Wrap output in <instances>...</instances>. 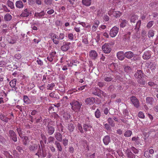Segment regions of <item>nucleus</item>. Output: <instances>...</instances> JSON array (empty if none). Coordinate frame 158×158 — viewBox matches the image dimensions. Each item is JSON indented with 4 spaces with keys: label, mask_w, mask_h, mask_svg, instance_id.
<instances>
[{
    "label": "nucleus",
    "mask_w": 158,
    "mask_h": 158,
    "mask_svg": "<svg viewBox=\"0 0 158 158\" xmlns=\"http://www.w3.org/2000/svg\"><path fill=\"white\" fill-rule=\"evenodd\" d=\"M95 115L97 118H99L101 116V112L98 109H97L95 112Z\"/></svg>",
    "instance_id": "35"
},
{
    "label": "nucleus",
    "mask_w": 158,
    "mask_h": 158,
    "mask_svg": "<svg viewBox=\"0 0 158 158\" xmlns=\"http://www.w3.org/2000/svg\"><path fill=\"white\" fill-rule=\"evenodd\" d=\"M119 28L115 26L114 27L110 30V35L112 37H115L118 32Z\"/></svg>",
    "instance_id": "4"
},
{
    "label": "nucleus",
    "mask_w": 158,
    "mask_h": 158,
    "mask_svg": "<svg viewBox=\"0 0 158 158\" xmlns=\"http://www.w3.org/2000/svg\"><path fill=\"white\" fill-rule=\"evenodd\" d=\"M48 133L50 135H52L54 132L55 130L54 128L52 126H48Z\"/></svg>",
    "instance_id": "31"
},
{
    "label": "nucleus",
    "mask_w": 158,
    "mask_h": 158,
    "mask_svg": "<svg viewBox=\"0 0 158 158\" xmlns=\"http://www.w3.org/2000/svg\"><path fill=\"white\" fill-rule=\"evenodd\" d=\"M133 53L131 51L126 52L124 54L125 57L128 59H130L133 56Z\"/></svg>",
    "instance_id": "21"
},
{
    "label": "nucleus",
    "mask_w": 158,
    "mask_h": 158,
    "mask_svg": "<svg viewBox=\"0 0 158 158\" xmlns=\"http://www.w3.org/2000/svg\"><path fill=\"white\" fill-rule=\"evenodd\" d=\"M131 101L134 106L136 108H138L139 107V102L136 97L134 96H132L131 98Z\"/></svg>",
    "instance_id": "7"
},
{
    "label": "nucleus",
    "mask_w": 158,
    "mask_h": 158,
    "mask_svg": "<svg viewBox=\"0 0 158 158\" xmlns=\"http://www.w3.org/2000/svg\"><path fill=\"white\" fill-rule=\"evenodd\" d=\"M72 109L74 110L77 111L80 110L81 105L76 101H73L70 103Z\"/></svg>",
    "instance_id": "2"
},
{
    "label": "nucleus",
    "mask_w": 158,
    "mask_h": 158,
    "mask_svg": "<svg viewBox=\"0 0 158 158\" xmlns=\"http://www.w3.org/2000/svg\"><path fill=\"white\" fill-rule=\"evenodd\" d=\"M63 117L65 119H68L70 118V115L69 114L66 112L63 114Z\"/></svg>",
    "instance_id": "45"
},
{
    "label": "nucleus",
    "mask_w": 158,
    "mask_h": 158,
    "mask_svg": "<svg viewBox=\"0 0 158 158\" xmlns=\"http://www.w3.org/2000/svg\"><path fill=\"white\" fill-rule=\"evenodd\" d=\"M53 0H44V3L47 5H50L52 3Z\"/></svg>",
    "instance_id": "44"
},
{
    "label": "nucleus",
    "mask_w": 158,
    "mask_h": 158,
    "mask_svg": "<svg viewBox=\"0 0 158 158\" xmlns=\"http://www.w3.org/2000/svg\"><path fill=\"white\" fill-rule=\"evenodd\" d=\"M29 99L28 98V97L26 95H24L23 96V101L24 102L29 103Z\"/></svg>",
    "instance_id": "46"
},
{
    "label": "nucleus",
    "mask_w": 158,
    "mask_h": 158,
    "mask_svg": "<svg viewBox=\"0 0 158 158\" xmlns=\"http://www.w3.org/2000/svg\"><path fill=\"white\" fill-rule=\"evenodd\" d=\"M41 151V150H39L38 151V153H36L35 154L36 155L38 156L39 157L40 156H45L43 154H42L40 152Z\"/></svg>",
    "instance_id": "61"
},
{
    "label": "nucleus",
    "mask_w": 158,
    "mask_h": 158,
    "mask_svg": "<svg viewBox=\"0 0 158 158\" xmlns=\"http://www.w3.org/2000/svg\"><path fill=\"white\" fill-rule=\"evenodd\" d=\"M12 19L11 16L9 14H6L4 16V20L6 21H10Z\"/></svg>",
    "instance_id": "28"
},
{
    "label": "nucleus",
    "mask_w": 158,
    "mask_h": 158,
    "mask_svg": "<svg viewBox=\"0 0 158 158\" xmlns=\"http://www.w3.org/2000/svg\"><path fill=\"white\" fill-rule=\"evenodd\" d=\"M154 35V33L153 31L151 30L149 31L148 33V36L149 37H152Z\"/></svg>",
    "instance_id": "47"
},
{
    "label": "nucleus",
    "mask_w": 158,
    "mask_h": 158,
    "mask_svg": "<svg viewBox=\"0 0 158 158\" xmlns=\"http://www.w3.org/2000/svg\"><path fill=\"white\" fill-rule=\"evenodd\" d=\"M55 144L56 145L58 150L59 152H61L62 150V148L60 143L56 141L55 142Z\"/></svg>",
    "instance_id": "26"
},
{
    "label": "nucleus",
    "mask_w": 158,
    "mask_h": 158,
    "mask_svg": "<svg viewBox=\"0 0 158 158\" xmlns=\"http://www.w3.org/2000/svg\"><path fill=\"white\" fill-rule=\"evenodd\" d=\"M21 55L19 54H16L14 56L15 58L18 60L20 59L21 58Z\"/></svg>",
    "instance_id": "53"
},
{
    "label": "nucleus",
    "mask_w": 158,
    "mask_h": 158,
    "mask_svg": "<svg viewBox=\"0 0 158 158\" xmlns=\"http://www.w3.org/2000/svg\"><path fill=\"white\" fill-rule=\"evenodd\" d=\"M89 56L90 58L93 60H95L97 59L98 57V54L97 52L93 50L90 52Z\"/></svg>",
    "instance_id": "9"
},
{
    "label": "nucleus",
    "mask_w": 158,
    "mask_h": 158,
    "mask_svg": "<svg viewBox=\"0 0 158 158\" xmlns=\"http://www.w3.org/2000/svg\"><path fill=\"white\" fill-rule=\"evenodd\" d=\"M9 134L11 138L14 141H17V138L15 132L12 130H10L9 131Z\"/></svg>",
    "instance_id": "10"
},
{
    "label": "nucleus",
    "mask_w": 158,
    "mask_h": 158,
    "mask_svg": "<svg viewBox=\"0 0 158 158\" xmlns=\"http://www.w3.org/2000/svg\"><path fill=\"white\" fill-rule=\"evenodd\" d=\"M132 140L135 142V143L139 144L140 142V139L138 137H134L132 138Z\"/></svg>",
    "instance_id": "27"
},
{
    "label": "nucleus",
    "mask_w": 158,
    "mask_h": 158,
    "mask_svg": "<svg viewBox=\"0 0 158 158\" xmlns=\"http://www.w3.org/2000/svg\"><path fill=\"white\" fill-rule=\"evenodd\" d=\"M16 83V80L15 79H14L10 82V84L12 87L15 88Z\"/></svg>",
    "instance_id": "30"
},
{
    "label": "nucleus",
    "mask_w": 158,
    "mask_h": 158,
    "mask_svg": "<svg viewBox=\"0 0 158 158\" xmlns=\"http://www.w3.org/2000/svg\"><path fill=\"white\" fill-rule=\"evenodd\" d=\"M28 3L29 5L32 6L35 4V0H29L28 1Z\"/></svg>",
    "instance_id": "57"
},
{
    "label": "nucleus",
    "mask_w": 158,
    "mask_h": 158,
    "mask_svg": "<svg viewBox=\"0 0 158 158\" xmlns=\"http://www.w3.org/2000/svg\"><path fill=\"white\" fill-rule=\"evenodd\" d=\"M44 11H42L40 13L35 12V17L38 18H42L44 15Z\"/></svg>",
    "instance_id": "17"
},
{
    "label": "nucleus",
    "mask_w": 158,
    "mask_h": 158,
    "mask_svg": "<svg viewBox=\"0 0 158 158\" xmlns=\"http://www.w3.org/2000/svg\"><path fill=\"white\" fill-rule=\"evenodd\" d=\"M146 102L150 105L152 104L153 102L154 101L153 98L150 97H147L146 99Z\"/></svg>",
    "instance_id": "25"
},
{
    "label": "nucleus",
    "mask_w": 158,
    "mask_h": 158,
    "mask_svg": "<svg viewBox=\"0 0 158 158\" xmlns=\"http://www.w3.org/2000/svg\"><path fill=\"white\" fill-rule=\"evenodd\" d=\"M82 4L87 6H90L91 3V0H82Z\"/></svg>",
    "instance_id": "19"
},
{
    "label": "nucleus",
    "mask_w": 158,
    "mask_h": 158,
    "mask_svg": "<svg viewBox=\"0 0 158 158\" xmlns=\"http://www.w3.org/2000/svg\"><path fill=\"white\" fill-rule=\"evenodd\" d=\"M23 138H22L23 139V144L25 145L27 144L29 140L28 139V138L26 136H23Z\"/></svg>",
    "instance_id": "38"
},
{
    "label": "nucleus",
    "mask_w": 158,
    "mask_h": 158,
    "mask_svg": "<svg viewBox=\"0 0 158 158\" xmlns=\"http://www.w3.org/2000/svg\"><path fill=\"white\" fill-rule=\"evenodd\" d=\"M56 139L59 141L61 142L62 140V136L61 134L59 132L56 133L55 134Z\"/></svg>",
    "instance_id": "18"
},
{
    "label": "nucleus",
    "mask_w": 158,
    "mask_h": 158,
    "mask_svg": "<svg viewBox=\"0 0 158 158\" xmlns=\"http://www.w3.org/2000/svg\"><path fill=\"white\" fill-rule=\"evenodd\" d=\"M151 56V53L148 51H146L144 52L143 56V58L144 60H148L149 59Z\"/></svg>",
    "instance_id": "16"
},
{
    "label": "nucleus",
    "mask_w": 158,
    "mask_h": 158,
    "mask_svg": "<svg viewBox=\"0 0 158 158\" xmlns=\"http://www.w3.org/2000/svg\"><path fill=\"white\" fill-rule=\"evenodd\" d=\"M138 19V16L136 15H132L130 21L131 23H135V20Z\"/></svg>",
    "instance_id": "36"
},
{
    "label": "nucleus",
    "mask_w": 158,
    "mask_h": 158,
    "mask_svg": "<svg viewBox=\"0 0 158 158\" xmlns=\"http://www.w3.org/2000/svg\"><path fill=\"white\" fill-rule=\"evenodd\" d=\"M95 98L93 97H89L86 98L85 101V103L87 105H91L95 102Z\"/></svg>",
    "instance_id": "11"
},
{
    "label": "nucleus",
    "mask_w": 158,
    "mask_h": 158,
    "mask_svg": "<svg viewBox=\"0 0 158 158\" xmlns=\"http://www.w3.org/2000/svg\"><path fill=\"white\" fill-rule=\"evenodd\" d=\"M29 11L27 9H25L21 14V16L23 17H27L30 14Z\"/></svg>",
    "instance_id": "22"
},
{
    "label": "nucleus",
    "mask_w": 158,
    "mask_h": 158,
    "mask_svg": "<svg viewBox=\"0 0 158 158\" xmlns=\"http://www.w3.org/2000/svg\"><path fill=\"white\" fill-rule=\"evenodd\" d=\"M138 116L140 118H143L145 117V115L143 112L140 111L138 114Z\"/></svg>",
    "instance_id": "48"
},
{
    "label": "nucleus",
    "mask_w": 158,
    "mask_h": 158,
    "mask_svg": "<svg viewBox=\"0 0 158 158\" xmlns=\"http://www.w3.org/2000/svg\"><path fill=\"white\" fill-rule=\"evenodd\" d=\"M8 41L9 43L13 44L16 42V40L14 38H12L11 40H10Z\"/></svg>",
    "instance_id": "58"
},
{
    "label": "nucleus",
    "mask_w": 158,
    "mask_h": 158,
    "mask_svg": "<svg viewBox=\"0 0 158 158\" xmlns=\"http://www.w3.org/2000/svg\"><path fill=\"white\" fill-rule=\"evenodd\" d=\"M103 140L104 144L105 145H107L110 141V137L108 135H106L103 138Z\"/></svg>",
    "instance_id": "15"
},
{
    "label": "nucleus",
    "mask_w": 158,
    "mask_h": 158,
    "mask_svg": "<svg viewBox=\"0 0 158 158\" xmlns=\"http://www.w3.org/2000/svg\"><path fill=\"white\" fill-rule=\"evenodd\" d=\"M91 128L90 125L85 124L83 125V128L85 131H87Z\"/></svg>",
    "instance_id": "43"
},
{
    "label": "nucleus",
    "mask_w": 158,
    "mask_h": 158,
    "mask_svg": "<svg viewBox=\"0 0 158 158\" xmlns=\"http://www.w3.org/2000/svg\"><path fill=\"white\" fill-rule=\"evenodd\" d=\"M68 140L66 139H64L63 140V144L64 146L67 145L68 143Z\"/></svg>",
    "instance_id": "51"
},
{
    "label": "nucleus",
    "mask_w": 158,
    "mask_h": 158,
    "mask_svg": "<svg viewBox=\"0 0 158 158\" xmlns=\"http://www.w3.org/2000/svg\"><path fill=\"white\" fill-rule=\"evenodd\" d=\"M7 3L8 6L10 7L11 8H12L14 7L13 3L12 2L8 1Z\"/></svg>",
    "instance_id": "54"
},
{
    "label": "nucleus",
    "mask_w": 158,
    "mask_h": 158,
    "mask_svg": "<svg viewBox=\"0 0 158 158\" xmlns=\"http://www.w3.org/2000/svg\"><path fill=\"white\" fill-rule=\"evenodd\" d=\"M93 93L95 95H97L101 98L102 96L105 97V94L104 92L98 88H95L94 91Z\"/></svg>",
    "instance_id": "5"
},
{
    "label": "nucleus",
    "mask_w": 158,
    "mask_h": 158,
    "mask_svg": "<svg viewBox=\"0 0 158 158\" xmlns=\"http://www.w3.org/2000/svg\"><path fill=\"white\" fill-rule=\"evenodd\" d=\"M153 21H151L149 22L147 24V27L148 28H150L153 25Z\"/></svg>",
    "instance_id": "55"
},
{
    "label": "nucleus",
    "mask_w": 158,
    "mask_h": 158,
    "mask_svg": "<svg viewBox=\"0 0 158 158\" xmlns=\"http://www.w3.org/2000/svg\"><path fill=\"white\" fill-rule=\"evenodd\" d=\"M124 69L125 71L127 73H130L131 72V68L129 66L125 67Z\"/></svg>",
    "instance_id": "41"
},
{
    "label": "nucleus",
    "mask_w": 158,
    "mask_h": 158,
    "mask_svg": "<svg viewBox=\"0 0 158 158\" xmlns=\"http://www.w3.org/2000/svg\"><path fill=\"white\" fill-rule=\"evenodd\" d=\"M105 128L107 130H109L110 129V127L109 125L107 123H106L104 125Z\"/></svg>",
    "instance_id": "64"
},
{
    "label": "nucleus",
    "mask_w": 158,
    "mask_h": 158,
    "mask_svg": "<svg viewBox=\"0 0 158 158\" xmlns=\"http://www.w3.org/2000/svg\"><path fill=\"white\" fill-rule=\"evenodd\" d=\"M74 126L72 123L68 125V129L70 132H72L74 129Z\"/></svg>",
    "instance_id": "34"
},
{
    "label": "nucleus",
    "mask_w": 158,
    "mask_h": 158,
    "mask_svg": "<svg viewBox=\"0 0 158 158\" xmlns=\"http://www.w3.org/2000/svg\"><path fill=\"white\" fill-rule=\"evenodd\" d=\"M108 123H109L110 125L112 127H114L115 126V123L114 121L111 118H109L107 120Z\"/></svg>",
    "instance_id": "33"
},
{
    "label": "nucleus",
    "mask_w": 158,
    "mask_h": 158,
    "mask_svg": "<svg viewBox=\"0 0 158 158\" xmlns=\"http://www.w3.org/2000/svg\"><path fill=\"white\" fill-rule=\"evenodd\" d=\"M77 127L78 130L81 133H82L83 132V130L81 124L80 123H78L77 124Z\"/></svg>",
    "instance_id": "52"
},
{
    "label": "nucleus",
    "mask_w": 158,
    "mask_h": 158,
    "mask_svg": "<svg viewBox=\"0 0 158 158\" xmlns=\"http://www.w3.org/2000/svg\"><path fill=\"white\" fill-rule=\"evenodd\" d=\"M117 56L118 59L120 60H123L124 59V57H125L124 54L123 52L122 51H120L118 52L117 53Z\"/></svg>",
    "instance_id": "13"
},
{
    "label": "nucleus",
    "mask_w": 158,
    "mask_h": 158,
    "mask_svg": "<svg viewBox=\"0 0 158 158\" xmlns=\"http://www.w3.org/2000/svg\"><path fill=\"white\" fill-rule=\"evenodd\" d=\"M71 43L70 42L65 43V44L61 47V49L64 51L68 50L69 48V45Z\"/></svg>",
    "instance_id": "12"
},
{
    "label": "nucleus",
    "mask_w": 158,
    "mask_h": 158,
    "mask_svg": "<svg viewBox=\"0 0 158 158\" xmlns=\"http://www.w3.org/2000/svg\"><path fill=\"white\" fill-rule=\"evenodd\" d=\"M135 77L138 78H142L143 74L142 71L140 70H138L134 75Z\"/></svg>",
    "instance_id": "14"
},
{
    "label": "nucleus",
    "mask_w": 158,
    "mask_h": 158,
    "mask_svg": "<svg viewBox=\"0 0 158 158\" xmlns=\"http://www.w3.org/2000/svg\"><path fill=\"white\" fill-rule=\"evenodd\" d=\"M49 35L53 41V43L56 44H58L59 43V40H62L64 38V33H60L58 35H57L53 33H51L49 34Z\"/></svg>",
    "instance_id": "1"
},
{
    "label": "nucleus",
    "mask_w": 158,
    "mask_h": 158,
    "mask_svg": "<svg viewBox=\"0 0 158 158\" xmlns=\"http://www.w3.org/2000/svg\"><path fill=\"white\" fill-rule=\"evenodd\" d=\"M104 80L106 81H110L112 80V78L110 77H106L104 78Z\"/></svg>",
    "instance_id": "59"
},
{
    "label": "nucleus",
    "mask_w": 158,
    "mask_h": 158,
    "mask_svg": "<svg viewBox=\"0 0 158 158\" xmlns=\"http://www.w3.org/2000/svg\"><path fill=\"white\" fill-rule=\"evenodd\" d=\"M131 149L134 153L135 154L139 152L138 150L133 147H131Z\"/></svg>",
    "instance_id": "50"
},
{
    "label": "nucleus",
    "mask_w": 158,
    "mask_h": 158,
    "mask_svg": "<svg viewBox=\"0 0 158 158\" xmlns=\"http://www.w3.org/2000/svg\"><path fill=\"white\" fill-rule=\"evenodd\" d=\"M99 24V22L98 21H95L92 27V31H95L96 30Z\"/></svg>",
    "instance_id": "20"
},
{
    "label": "nucleus",
    "mask_w": 158,
    "mask_h": 158,
    "mask_svg": "<svg viewBox=\"0 0 158 158\" xmlns=\"http://www.w3.org/2000/svg\"><path fill=\"white\" fill-rule=\"evenodd\" d=\"M102 49L105 53H109L111 51L110 44L108 43L105 44L102 46Z\"/></svg>",
    "instance_id": "6"
},
{
    "label": "nucleus",
    "mask_w": 158,
    "mask_h": 158,
    "mask_svg": "<svg viewBox=\"0 0 158 158\" xmlns=\"http://www.w3.org/2000/svg\"><path fill=\"white\" fill-rule=\"evenodd\" d=\"M0 119L3 121L6 122H7L8 121L9 119L5 117L3 115L1 114L0 115Z\"/></svg>",
    "instance_id": "37"
},
{
    "label": "nucleus",
    "mask_w": 158,
    "mask_h": 158,
    "mask_svg": "<svg viewBox=\"0 0 158 158\" xmlns=\"http://www.w3.org/2000/svg\"><path fill=\"white\" fill-rule=\"evenodd\" d=\"M144 156L146 157H149L150 156V153L148 151H145L144 153Z\"/></svg>",
    "instance_id": "56"
},
{
    "label": "nucleus",
    "mask_w": 158,
    "mask_h": 158,
    "mask_svg": "<svg viewBox=\"0 0 158 158\" xmlns=\"http://www.w3.org/2000/svg\"><path fill=\"white\" fill-rule=\"evenodd\" d=\"M132 134V132L130 130L127 131L125 132L124 134V135L125 137H129Z\"/></svg>",
    "instance_id": "40"
},
{
    "label": "nucleus",
    "mask_w": 158,
    "mask_h": 158,
    "mask_svg": "<svg viewBox=\"0 0 158 158\" xmlns=\"http://www.w3.org/2000/svg\"><path fill=\"white\" fill-rule=\"evenodd\" d=\"M122 21H120L121 22L120 24V26L121 27H125L127 25V22L125 19L122 20Z\"/></svg>",
    "instance_id": "29"
},
{
    "label": "nucleus",
    "mask_w": 158,
    "mask_h": 158,
    "mask_svg": "<svg viewBox=\"0 0 158 158\" xmlns=\"http://www.w3.org/2000/svg\"><path fill=\"white\" fill-rule=\"evenodd\" d=\"M36 62L38 64L40 65H42L43 64V62L42 61L39 59L38 58H37Z\"/></svg>",
    "instance_id": "60"
},
{
    "label": "nucleus",
    "mask_w": 158,
    "mask_h": 158,
    "mask_svg": "<svg viewBox=\"0 0 158 158\" xmlns=\"http://www.w3.org/2000/svg\"><path fill=\"white\" fill-rule=\"evenodd\" d=\"M55 86V85L54 83H52L51 84H49L47 86V89L48 90H52Z\"/></svg>",
    "instance_id": "42"
},
{
    "label": "nucleus",
    "mask_w": 158,
    "mask_h": 158,
    "mask_svg": "<svg viewBox=\"0 0 158 158\" xmlns=\"http://www.w3.org/2000/svg\"><path fill=\"white\" fill-rule=\"evenodd\" d=\"M81 29H82L81 26L78 23L74 27V30L76 32L78 33L81 32Z\"/></svg>",
    "instance_id": "23"
},
{
    "label": "nucleus",
    "mask_w": 158,
    "mask_h": 158,
    "mask_svg": "<svg viewBox=\"0 0 158 158\" xmlns=\"http://www.w3.org/2000/svg\"><path fill=\"white\" fill-rule=\"evenodd\" d=\"M67 38L69 41H73L74 40V35L72 33H69L68 34Z\"/></svg>",
    "instance_id": "32"
},
{
    "label": "nucleus",
    "mask_w": 158,
    "mask_h": 158,
    "mask_svg": "<svg viewBox=\"0 0 158 158\" xmlns=\"http://www.w3.org/2000/svg\"><path fill=\"white\" fill-rule=\"evenodd\" d=\"M56 52L55 51H52L50 53L49 56L47 57L48 60L50 62L52 61L56 57Z\"/></svg>",
    "instance_id": "8"
},
{
    "label": "nucleus",
    "mask_w": 158,
    "mask_h": 158,
    "mask_svg": "<svg viewBox=\"0 0 158 158\" xmlns=\"http://www.w3.org/2000/svg\"><path fill=\"white\" fill-rule=\"evenodd\" d=\"M103 19L105 21H107L109 20V17L107 15H105L104 16Z\"/></svg>",
    "instance_id": "63"
},
{
    "label": "nucleus",
    "mask_w": 158,
    "mask_h": 158,
    "mask_svg": "<svg viewBox=\"0 0 158 158\" xmlns=\"http://www.w3.org/2000/svg\"><path fill=\"white\" fill-rule=\"evenodd\" d=\"M17 131L18 132V133L19 135V136L20 137L22 138H23V136L22 135V131L20 128H17Z\"/></svg>",
    "instance_id": "49"
},
{
    "label": "nucleus",
    "mask_w": 158,
    "mask_h": 158,
    "mask_svg": "<svg viewBox=\"0 0 158 158\" xmlns=\"http://www.w3.org/2000/svg\"><path fill=\"white\" fill-rule=\"evenodd\" d=\"M137 81L138 83L142 85H144L145 81L142 78H138Z\"/></svg>",
    "instance_id": "39"
},
{
    "label": "nucleus",
    "mask_w": 158,
    "mask_h": 158,
    "mask_svg": "<svg viewBox=\"0 0 158 158\" xmlns=\"http://www.w3.org/2000/svg\"><path fill=\"white\" fill-rule=\"evenodd\" d=\"M15 4L16 7L19 8H22L23 7V4L21 1H17Z\"/></svg>",
    "instance_id": "24"
},
{
    "label": "nucleus",
    "mask_w": 158,
    "mask_h": 158,
    "mask_svg": "<svg viewBox=\"0 0 158 158\" xmlns=\"http://www.w3.org/2000/svg\"><path fill=\"white\" fill-rule=\"evenodd\" d=\"M82 42L85 44H87L88 43L87 39L85 37L84 38L83 37H82Z\"/></svg>",
    "instance_id": "62"
},
{
    "label": "nucleus",
    "mask_w": 158,
    "mask_h": 158,
    "mask_svg": "<svg viewBox=\"0 0 158 158\" xmlns=\"http://www.w3.org/2000/svg\"><path fill=\"white\" fill-rule=\"evenodd\" d=\"M110 16H114L116 18L120 17L122 15V13L119 11L116 10L114 9H111L108 12Z\"/></svg>",
    "instance_id": "3"
}]
</instances>
